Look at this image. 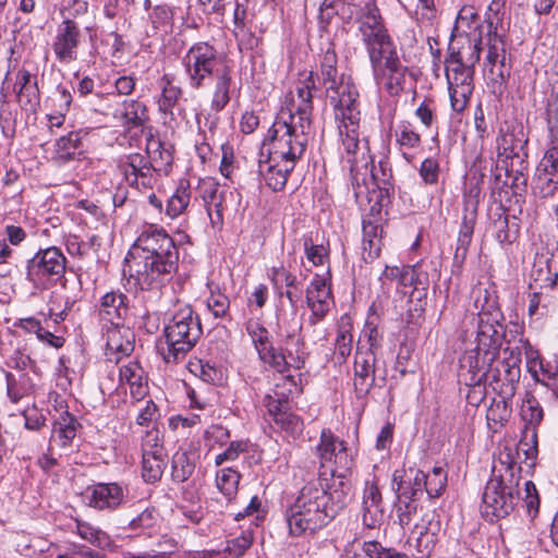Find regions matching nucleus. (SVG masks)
Instances as JSON below:
<instances>
[{"label": "nucleus", "instance_id": "f257e3e1", "mask_svg": "<svg viewBox=\"0 0 558 558\" xmlns=\"http://www.w3.org/2000/svg\"><path fill=\"white\" fill-rule=\"evenodd\" d=\"M337 63L336 52L327 50L322 57L319 69L315 73L311 72L307 82L296 86L295 93H291L289 106L280 111H289L292 108V100L298 99L300 88H308L312 102V88L323 89L338 122L342 149L350 165L352 185L355 187L360 186L361 182L366 183L367 177L376 185L386 183L387 174L383 163H379V170H377L371 155L368 140L360 131L361 111L357 88L350 76L339 73Z\"/></svg>", "mask_w": 558, "mask_h": 558}, {"label": "nucleus", "instance_id": "f03ea898", "mask_svg": "<svg viewBox=\"0 0 558 558\" xmlns=\"http://www.w3.org/2000/svg\"><path fill=\"white\" fill-rule=\"evenodd\" d=\"M312 129V101L307 87L298 90L289 111H280L268 131L269 158L259 172L272 191H281L295 163L305 153Z\"/></svg>", "mask_w": 558, "mask_h": 558}, {"label": "nucleus", "instance_id": "7ed1b4c3", "mask_svg": "<svg viewBox=\"0 0 558 558\" xmlns=\"http://www.w3.org/2000/svg\"><path fill=\"white\" fill-rule=\"evenodd\" d=\"M179 251L172 238L156 226H148L125 257L130 277L142 290H159L177 271Z\"/></svg>", "mask_w": 558, "mask_h": 558}, {"label": "nucleus", "instance_id": "20e7f679", "mask_svg": "<svg viewBox=\"0 0 558 558\" xmlns=\"http://www.w3.org/2000/svg\"><path fill=\"white\" fill-rule=\"evenodd\" d=\"M187 84L192 89L206 90L210 109L222 111L235 90L233 69L218 49L207 41L192 45L182 58Z\"/></svg>", "mask_w": 558, "mask_h": 558}, {"label": "nucleus", "instance_id": "39448f33", "mask_svg": "<svg viewBox=\"0 0 558 558\" xmlns=\"http://www.w3.org/2000/svg\"><path fill=\"white\" fill-rule=\"evenodd\" d=\"M356 19L376 82L390 95H398L403 89L407 68L399 59L376 3L366 2Z\"/></svg>", "mask_w": 558, "mask_h": 558}, {"label": "nucleus", "instance_id": "423d86ee", "mask_svg": "<svg viewBox=\"0 0 558 558\" xmlns=\"http://www.w3.org/2000/svg\"><path fill=\"white\" fill-rule=\"evenodd\" d=\"M347 499L343 489L327 492L320 483H307L287 510L290 534L301 536L320 530L343 509Z\"/></svg>", "mask_w": 558, "mask_h": 558}, {"label": "nucleus", "instance_id": "0eeeda50", "mask_svg": "<svg viewBox=\"0 0 558 558\" xmlns=\"http://www.w3.org/2000/svg\"><path fill=\"white\" fill-rule=\"evenodd\" d=\"M198 316L190 305L179 307L165 326L166 348L161 355L167 363H175L185 357L202 336Z\"/></svg>", "mask_w": 558, "mask_h": 558}, {"label": "nucleus", "instance_id": "6e6552de", "mask_svg": "<svg viewBox=\"0 0 558 558\" xmlns=\"http://www.w3.org/2000/svg\"><path fill=\"white\" fill-rule=\"evenodd\" d=\"M527 142L523 126L515 123L502 125L496 137L498 162H501L507 177L514 173V180L522 178V184L526 183L525 172L529 168Z\"/></svg>", "mask_w": 558, "mask_h": 558}, {"label": "nucleus", "instance_id": "1a4fd4ad", "mask_svg": "<svg viewBox=\"0 0 558 558\" xmlns=\"http://www.w3.org/2000/svg\"><path fill=\"white\" fill-rule=\"evenodd\" d=\"M519 484L513 473L492 476L482 497V514L489 521L498 520L513 512L520 500Z\"/></svg>", "mask_w": 558, "mask_h": 558}, {"label": "nucleus", "instance_id": "9d476101", "mask_svg": "<svg viewBox=\"0 0 558 558\" xmlns=\"http://www.w3.org/2000/svg\"><path fill=\"white\" fill-rule=\"evenodd\" d=\"M511 70L512 65L507 59L504 39L496 33L489 32L484 75L487 87L495 97L500 98L506 93Z\"/></svg>", "mask_w": 558, "mask_h": 558}, {"label": "nucleus", "instance_id": "9b49d317", "mask_svg": "<svg viewBox=\"0 0 558 558\" xmlns=\"http://www.w3.org/2000/svg\"><path fill=\"white\" fill-rule=\"evenodd\" d=\"M66 258L56 246L38 251L27 260L26 278L34 284L46 280L58 281L65 272Z\"/></svg>", "mask_w": 558, "mask_h": 558}, {"label": "nucleus", "instance_id": "f8f14e48", "mask_svg": "<svg viewBox=\"0 0 558 558\" xmlns=\"http://www.w3.org/2000/svg\"><path fill=\"white\" fill-rule=\"evenodd\" d=\"M504 359L496 366H490L489 385L505 398H512L521 377V353L506 348Z\"/></svg>", "mask_w": 558, "mask_h": 558}, {"label": "nucleus", "instance_id": "ddd939ff", "mask_svg": "<svg viewBox=\"0 0 558 558\" xmlns=\"http://www.w3.org/2000/svg\"><path fill=\"white\" fill-rule=\"evenodd\" d=\"M84 39V34L77 22L64 19L56 29L52 50L57 61L70 64L77 60L78 49Z\"/></svg>", "mask_w": 558, "mask_h": 558}, {"label": "nucleus", "instance_id": "4468645a", "mask_svg": "<svg viewBox=\"0 0 558 558\" xmlns=\"http://www.w3.org/2000/svg\"><path fill=\"white\" fill-rule=\"evenodd\" d=\"M317 450L323 465H325V463H331L335 465L333 468H330L332 475L344 477L350 471L353 460L349 454L344 442L335 436L331 430H322Z\"/></svg>", "mask_w": 558, "mask_h": 558}, {"label": "nucleus", "instance_id": "2eb2a0df", "mask_svg": "<svg viewBox=\"0 0 558 558\" xmlns=\"http://www.w3.org/2000/svg\"><path fill=\"white\" fill-rule=\"evenodd\" d=\"M497 357L496 352L475 349L466 352L460 360L459 376L468 386H481L489 380L490 366Z\"/></svg>", "mask_w": 558, "mask_h": 558}, {"label": "nucleus", "instance_id": "dca6fc26", "mask_svg": "<svg viewBox=\"0 0 558 558\" xmlns=\"http://www.w3.org/2000/svg\"><path fill=\"white\" fill-rule=\"evenodd\" d=\"M119 167L123 172L125 182L138 191L153 189L157 182L151 165L147 157L142 154L128 155Z\"/></svg>", "mask_w": 558, "mask_h": 558}, {"label": "nucleus", "instance_id": "f3484780", "mask_svg": "<svg viewBox=\"0 0 558 558\" xmlns=\"http://www.w3.org/2000/svg\"><path fill=\"white\" fill-rule=\"evenodd\" d=\"M534 192L542 198L553 196L558 190V148H546L534 179Z\"/></svg>", "mask_w": 558, "mask_h": 558}, {"label": "nucleus", "instance_id": "a211bd4d", "mask_svg": "<svg viewBox=\"0 0 558 558\" xmlns=\"http://www.w3.org/2000/svg\"><path fill=\"white\" fill-rule=\"evenodd\" d=\"M275 355L282 357L281 365L271 366L280 374L287 373L290 368H303L308 359L304 339L295 331L288 333L282 339V345L280 349H275Z\"/></svg>", "mask_w": 558, "mask_h": 558}, {"label": "nucleus", "instance_id": "6ab92c4d", "mask_svg": "<svg viewBox=\"0 0 558 558\" xmlns=\"http://www.w3.org/2000/svg\"><path fill=\"white\" fill-rule=\"evenodd\" d=\"M330 286L325 277L316 275L306 289V304L311 310L312 325L323 320L332 304Z\"/></svg>", "mask_w": 558, "mask_h": 558}, {"label": "nucleus", "instance_id": "aec40b11", "mask_svg": "<svg viewBox=\"0 0 558 558\" xmlns=\"http://www.w3.org/2000/svg\"><path fill=\"white\" fill-rule=\"evenodd\" d=\"M500 316V313L493 314L484 310L478 314L476 349L484 352L493 350L498 355L499 347L505 336L504 326L499 323Z\"/></svg>", "mask_w": 558, "mask_h": 558}, {"label": "nucleus", "instance_id": "412c9836", "mask_svg": "<svg viewBox=\"0 0 558 558\" xmlns=\"http://www.w3.org/2000/svg\"><path fill=\"white\" fill-rule=\"evenodd\" d=\"M245 329L250 336L260 361L269 366H279L282 357L275 355V347L270 340L269 331L259 322L258 315L247 318Z\"/></svg>", "mask_w": 558, "mask_h": 558}, {"label": "nucleus", "instance_id": "4be33fe9", "mask_svg": "<svg viewBox=\"0 0 558 558\" xmlns=\"http://www.w3.org/2000/svg\"><path fill=\"white\" fill-rule=\"evenodd\" d=\"M88 505L98 510H116L124 501L123 488L117 483H98L87 489Z\"/></svg>", "mask_w": 558, "mask_h": 558}, {"label": "nucleus", "instance_id": "5701e85b", "mask_svg": "<svg viewBox=\"0 0 558 558\" xmlns=\"http://www.w3.org/2000/svg\"><path fill=\"white\" fill-rule=\"evenodd\" d=\"M474 70H466L459 75L447 77L451 108L456 112H462L474 89Z\"/></svg>", "mask_w": 558, "mask_h": 558}, {"label": "nucleus", "instance_id": "b1692460", "mask_svg": "<svg viewBox=\"0 0 558 558\" xmlns=\"http://www.w3.org/2000/svg\"><path fill=\"white\" fill-rule=\"evenodd\" d=\"M363 523L375 529L384 518L383 497L375 482H366L363 493Z\"/></svg>", "mask_w": 558, "mask_h": 558}, {"label": "nucleus", "instance_id": "393cba45", "mask_svg": "<svg viewBox=\"0 0 558 558\" xmlns=\"http://www.w3.org/2000/svg\"><path fill=\"white\" fill-rule=\"evenodd\" d=\"M287 403L275 400L270 395L265 398V407L275 424L286 433L294 436L302 432L303 423L298 415L288 410Z\"/></svg>", "mask_w": 558, "mask_h": 558}, {"label": "nucleus", "instance_id": "a878e982", "mask_svg": "<svg viewBox=\"0 0 558 558\" xmlns=\"http://www.w3.org/2000/svg\"><path fill=\"white\" fill-rule=\"evenodd\" d=\"M128 298L120 291L106 293L101 300L98 310V316L101 320L110 323L112 326L121 325L122 318L128 313Z\"/></svg>", "mask_w": 558, "mask_h": 558}, {"label": "nucleus", "instance_id": "bb28decb", "mask_svg": "<svg viewBox=\"0 0 558 558\" xmlns=\"http://www.w3.org/2000/svg\"><path fill=\"white\" fill-rule=\"evenodd\" d=\"M374 361L372 353H361L355 356L354 390L359 398L365 397L374 385Z\"/></svg>", "mask_w": 558, "mask_h": 558}, {"label": "nucleus", "instance_id": "cd10ccee", "mask_svg": "<svg viewBox=\"0 0 558 558\" xmlns=\"http://www.w3.org/2000/svg\"><path fill=\"white\" fill-rule=\"evenodd\" d=\"M83 135L81 131H73L56 141L53 161L57 165H65L77 159L82 155Z\"/></svg>", "mask_w": 558, "mask_h": 558}, {"label": "nucleus", "instance_id": "c85d7f7f", "mask_svg": "<svg viewBox=\"0 0 558 558\" xmlns=\"http://www.w3.org/2000/svg\"><path fill=\"white\" fill-rule=\"evenodd\" d=\"M410 473H415L417 487H424L429 498L439 497L446 489L447 472L442 466H434L428 473L410 469Z\"/></svg>", "mask_w": 558, "mask_h": 558}, {"label": "nucleus", "instance_id": "c756f323", "mask_svg": "<svg viewBox=\"0 0 558 558\" xmlns=\"http://www.w3.org/2000/svg\"><path fill=\"white\" fill-rule=\"evenodd\" d=\"M438 542L437 533L433 530L432 523L426 525L415 524L409 537V545L413 547L418 555L416 558L429 557Z\"/></svg>", "mask_w": 558, "mask_h": 558}, {"label": "nucleus", "instance_id": "7c9ffc66", "mask_svg": "<svg viewBox=\"0 0 558 558\" xmlns=\"http://www.w3.org/2000/svg\"><path fill=\"white\" fill-rule=\"evenodd\" d=\"M160 96L157 100L158 109L161 113L172 117L173 109L182 97L183 90L175 85L174 76L165 74L158 81Z\"/></svg>", "mask_w": 558, "mask_h": 558}, {"label": "nucleus", "instance_id": "2f4dec72", "mask_svg": "<svg viewBox=\"0 0 558 558\" xmlns=\"http://www.w3.org/2000/svg\"><path fill=\"white\" fill-rule=\"evenodd\" d=\"M363 258L365 262H372L377 258L381 251V233L380 225L363 219Z\"/></svg>", "mask_w": 558, "mask_h": 558}, {"label": "nucleus", "instance_id": "473e14b6", "mask_svg": "<svg viewBox=\"0 0 558 558\" xmlns=\"http://www.w3.org/2000/svg\"><path fill=\"white\" fill-rule=\"evenodd\" d=\"M475 222L476 209L473 208L472 210H469L466 208L459 230L457 246L453 256L457 263H462L468 255L469 247L472 242Z\"/></svg>", "mask_w": 558, "mask_h": 558}, {"label": "nucleus", "instance_id": "72a5a7b5", "mask_svg": "<svg viewBox=\"0 0 558 558\" xmlns=\"http://www.w3.org/2000/svg\"><path fill=\"white\" fill-rule=\"evenodd\" d=\"M147 160L155 173L168 174L172 166V154L157 138H149L146 146Z\"/></svg>", "mask_w": 558, "mask_h": 558}, {"label": "nucleus", "instance_id": "f704fd0d", "mask_svg": "<svg viewBox=\"0 0 558 558\" xmlns=\"http://www.w3.org/2000/svg\"><path fill=\"white\" fill-rule=\"evenodd\" d=\"M190 201V183L186 180H181L173 194L167 201L166 215L171 219L179 217L184 213Z\"/></svg>", "mask_w": 558, "mask_h": 558}, {"label": "nucleus", "instance_id": "c9c22d12", "mask_svg": "<svg viewBox=\"0 0 558 558\" xmlns=\"http://www.w3.org/2000/svg\"><path fill=\"white\" fill-rule=\"evenodd\" d=\"M511 398H505L499 395V399H494L486 411V420L490 429L497 432L498 428L502 427L508 422L511 409L508 404V400Z\"/></svg>", "mask_w": 558, "mask_h": 558}, {"label": "nucleus", "instance_id": "e433bc0d", "mask_svg": "<svg viewBox=\"0 0 558 558\" xmlns=\"http://www.w3.org/2000/svg\"><path fill=\"white\" fill-rule=\"evenodd\" d=\"M130 336L129 329L120 325L112 326L107 331V348L121 355H129L134 349L133 342L129 339Z\"/></svg>", "mask_w": 558, "mask_h": 558}, {"label": "nucleus", "instance_id": "4c0bfd02", "mask_svg": "<svg viewBox=\"0 0 558 558\" xmlns=\"http://www.w3.org/2000/svg\"><path fill=\"white\" fill-rule=\"evenodd\" d=\"M521 416L525 422L524 427L536 428L544 418V411L538 400L531 392H526L521 405Z\"/></svg>", "mask_w": 558, "mask_h": 558}, {"label": "nucleus", "instance_id": "58836bf2", "mask_svg": "<svg viewBox=\"0 0 558 558\" xmlns=\"http://www.w3.org/2000/svg\"><path fill=\"white\" fill-rule=\"evenodd\" d=\"M76 418L69 412H64L54 423L53 434L57 436L60 445L66 447L76 436L78 426Z\"/></svg>", "mask_w": 558, "mask_h": 558}, {"label": "nucleus", "instance_id": "ea45409f", "mask_svg": "<svg viewBox=\"0 0 558 558\" xmlns=\"http://www.w3.org/2000/svg\"><path fill=\"white\" fill-rule=\"evenodd\" d=\"M517 454L524 456V462L529 466L534 464L537 457V429L532 427H524L522 430L521 439L517 447Z\"/></svg>", "mask_w": 558, "mask_h": 558}, {"label": "nucleus", "instance_id": "a19ab883", "mask_svg": "<svg viewBox=\"0 0 558 558\" xmlns=\"http://www.w3.org/2000/svg\"><path fill=\"white\" fill-rule=\"evenodd\" d=\"M240 478V473L232 468H222L217 472L216 485L228 500L236 495Z\"/></svg>", "mask_w": 558, "mask_h": 558}, {"label": "nucleus", "instance_id": "79ce46f5", "mask_svg": "<svg viewBox=\"0 0 558 558\" xmlns=\"http://www.w3.org/2000/svg\"><path fill=\"white\" fill-rule=\"evenodd\" d=\"M123 108L122 117L131 128L142 126L149 119L146 106L138 100H124Z\"/></svg>", "mask_w": 558, "mask_h": 558}, {"label": "nucleus", "instance_id": "37998d69", "mask_svg": "<svg viewBox=\"0 0 558 558\" xmlns=\"http://www.w3.org/2000/svg\"><path fill=\"white\" fill-rule=\"evenodd\" d=\"M383 284L387 281H396L401 287H409L414 283L415 272L410 266H386L380 277Z\"/></svg>", "mask_w": 558, "mask_h": 558}, {"label": "nucleus", "instance_id": "c03bdc74", "mask_svg": "<svg viewBox=\"0 0 558 558\" xmlns=\"http://www.w3.org/2000/svg\"><path fill=\"white\" fill-rule=\"evenodd\" d=\"M395 136L400 148L413 149L421 145V135L409 121H401L397 125Z\"/></svg>", "mask_w": 558, "mask_h": 558}, {"label": "nucleus", "instance_id": "a18cd8bd", "mask_svg": "<svg viewBox=\"0 0 558 558\" xmlns=\"http://www.w3.org/2000/svg\"><path fill=\"white\" fill-rule=\"evenodd\" d=\"M482 38L474 39L473 41L466 39V45H462L458 50L453 47H450V51H452L457 58L466 64V68H471L474 70L475 64L480 61L481 51H482Z\"/></svg>", "mask_w": 558, "mask_h": 558}, {"label": "nucleus", "instance_id": "49530a36", "mask_svg": "<svg viewBox=\"0 0 558 558\" xmlns=\"http://www.w3.org/2000/svg\"><path fill=\"white\" fill-rule=\"evenodd\" d=\"M513 473L515 475V482L520 483L521 481V466L513 460L512 450L509 448H504L499 452L498 463L493 466L492 476L496 477L498 475L504 476V472Z\"/></svg>", "mask_w": 558, "mask_h": 558}, {"label": "nucleus", "instance_id": "de8ad7c7", "mask_svg": "<svg viewBox=\"0 0 558 558\" xmlns=\"http://www.w3.org/2000/svg\"><path fill=\"white\" fill-rule=\"evenodd\" d=\"M159 449L151 450V453L143 452V477L147 482H155L162 475V460Z\"/></svg>", "mask_w": 558, "mask_h": 558}, {"label": "nucleus", "instance_id": "09e8293b", "mask_svg": "<svg viewBox=\"0 0 558 558\" xmlns=\"http://www.w3.org/2000/svg\"><path fill=\"white\" fill-rule=\"evenodd\" d=\"M496 228V240L502 247L511 245L518 238L519 229L515 223L509 225L508 217H500L494 222Z\"/></svg>", "mask_w": 558, "mask_h": 558}, {"label": "nucleus", "instance_id": "8fccbe9b", "mask_svg": "<svg viewBox=\"0 0 558 558\" xmlns=\"http://www.w3.org/2000/svg\"><path fill=\"white\" fill-rule=\"evenodd\" d=\"M301 391L296 379L292 375H283L275 386L274 396L275 400L279 402H288L290 398L298 395Z\"/></svg>", "mask_w": 558, "mask_h": 558}, {"label": "nucleus", "instance_id": "3c124183", "mask_svg": "<svg viewBox=\"0 0 558 558\" xmlns=\"http://www.w3.org/2000/svg\"><path fill=\"white\" fill-rule=\"evenodd\" d=\"M253 535L251 531L242 532L240 536L233 537L226 543L223 548L228 558H239L252 545Z\"/></svg>", "mask_w": 558, "mask_h": 558}, {"label": "nucleus", "instance_id": "603ef678", "mask_svg": "<svg viewBox=\"0 0 558 558\" xmlns=\"http://www.w3.org/2000/svg\"><path fill=\"white\" fill-rule=\"evenodd\" d=\"M71 102L72 94L66 87L62 85L57 86L56 90L47 100V105L51 111H57L64 114L69 112Z\"/></svg>", "mask_w": 558, "mask_h": 558}, {"label": "nucleus", "instance_id": "864d4df0", "mask_svg": "<svg viewBox=\"0 0 558 558\" xmlns=\"http://www.w3.org/2000/svg\"><path fill=\"white\" fill-rule=\"evenodd\" d=\"M100 46L104 48V53L112 58H119L124 50L122 36L116 31L102 33Z\"/></svg>", "mask_w": 558, "mask_h": 558}, {"label": "nucleus", "instance_id": "5fc2aeb1", "mask_svg": "<svg viewBox=\"0 0 558 558\" xmlns=\"http://www.w3.org/2000/svg\"><path fill=\"white\" fill-rule=\"evenodd\" d=\"M194 472V464L185 453H177L172 460V478L175 482L186 481Z\"/></svg>", "mask_w": 558, "mask_h": 558}, {"label": "nucleus", "instance_id": "6e6d98bb", "mask_svg": "<svg viewBox=\"0 0 558 558\" xmlns=\"http://www.w3.org/2000/svg\"><path fill=\"white\" fill-rule=\"evenodd\" d=\"M275 275L277 279H280L284 282L288 290L283 293V295L289 300V303L292 307L296 306L298 301L300 300L301 294L296 293L292 289H298L299 281L295 275L286 270L283 267L275 270Z\"/></svg>", "mask_w": 558, "mask_h": 558}, {"label": "nucleus", "instance_id": "4d7b16f0", "mask_svg": "<svg viewBox=\"0 0 558 558\" xmlns=\"http://www.w3.org/2000/svg\"><path fill=\"white\" fill-rule=\"evenodd\" d=\"M39 89L37 84L17 90V101L22 109L26 111H35L39 106Z\"/></svg>", "mask_w": 558, "mask_h": 558}, {"label": "nucleus", "instance_id": "13d9d810", "mask_svg": "<svg viewBox=\"0 0 558 558\" xmlns=\"http://www.w3.org/2000/svg\"><path fill=\"white\" fill-rule=\"evenodd\" d=\"M77 533L82 538L97 546H105L109 542V537L105 532L87 522H77Z\"/></svg>", "mask_w": 558, "mask_h": 558}, {"label": "nucleus", "instance_id": "bf43d9fd", "mask_svg": "<svg viewBox=\"0 0 558 558\" xmlns=\"http://www.w3.org/2000/svg\"><path fill=\"white\" fill-rule=\"evenodd\" d=\"M397 490L400 492L399 498L416 501L423 495L425 488L417 487L415 473H410L408 480L398 483Z\"/></svg>", "mask_w": 558, "mask_h": 558}, {"label": "nucleus", "instance_id": "052dcab7", "mask_svg": "<svg viewBox=\"0 0 558 558\" xmlns=\"http://www.w3.org/2000/svg\"><path fill=\"white\" fill-rule=\"evenodd\" d=\"M352 341L353 337L350 332V327L348 324L341 323L338 329V335L336 338V352L342 357L345 359L350 355L352 351Z\"/></svg>", "mask_w": 558, "mask_h": 558}, {"label": "nucleus", "instance_id": "680f3d73", "mask_svg": "<svg viewBox=\"0 0 558 558\" xmlns=\"http://www.w3.org/2000/svg\"><path fill=\"white\" fill-rule=\"evenodd\" d=\"M247 450V442L244 440H234L231 441L228 448L216 456L215 458V464L216 465H222L225 462L228 461H235L240 453L245 452Z\"/></svg>", "mask_w": 558, "mask_h": 558}, {"label": "nucleus", "instance_id": "e2e57ef3", "mask_svg": "<svg viewBox=\"0 0 558 558\" xmlns=\"http://www.w3.org/2000/svg\"><path fill=\"white\" fill-rule=\"evenodd\" d=\"M268 298V290L267 287L264 284H259L255 288V290L252 292L251 296L247 300V306L250 310V313L252 314V317H255L256 315H262V308L265 305Z\"/></svg>", "mask_w": 558, "mask_h": 558}, {"label": "nucleus", "instance_id": "0e129e2a", "mask_svg": "<svg viewBox=\"0 0 558 558\" xmlns=\"http://www.w3.org/2000/svg\"><path fill=\"white\" fill-rule=\"evenodd\" d=\"M420 177L425 184L434 185L439 178V163L434 158H426L418 169Z\"/></svg>", "mask_w": 558, "mask_h": 558}, {"label": "nucleus", "instance_id": "69168bd1", "mask_svg": "<svg viewBox=\"0 0 558 558\" xmlns=\"http://www.w3.org/2000/svg\"><path fill=\"white\" fill-rule=\"evenodd\" d=\"M304 250L306 258L315 266L324 265L328 257L327 248L324 245L313 244L311 239H305Z\"/></svg>", "mask_w": 558, "mask_h": 558}, {"label": "nucleus", "instance_id": "338daca9", "mask_svg": "<svg viewBox=\"0 0 558 558\" xmlns=\"http://www.w3.org/2000/svg\"><path fill=\"white\" fill-rule=\"evenodd\" d=\"M199 192L205 207L222 197V194L219 192L218 182L213 179L202 180L199 184Z\"/></svg>", "mask_w": 558, "mask_h": 558}, {"label": "nucleus", "instance_id": "774afa93", "mask_svg": "<svg viewBox=\"0 0 558 558\" xmlns=\"http://www.w3.org/2000/svg\"><path fill=\"white\" fill-rule=\"evenodd\" d=\"M207 306L215 317L220 318L226 316L230 301L228 296L222 293H211L207 300Z\"/></svg>", "mask_w": 558, "mask_h": 558}]
</instances>
